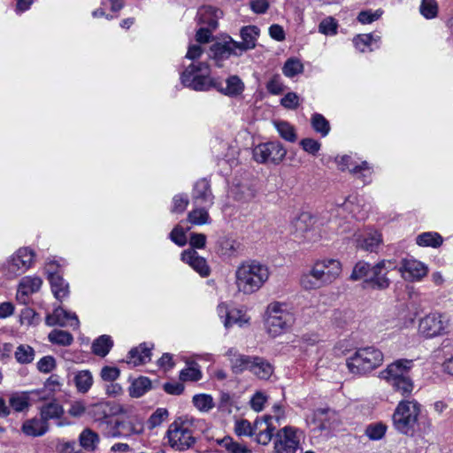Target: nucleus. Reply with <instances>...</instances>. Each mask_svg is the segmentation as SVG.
Masks as SVG:
<instances>
[{"label": "nucleus", "instance_id": "40", "mask_svg": "<svg viewBox=\"0 0 453 453\" xmlns=\"http://www.w3.org/2000/svg\"><path fill=\"white\" fill-rule=\"evenodd\" d=\"M441 235L436 232H425L418 234L416 242L418 246L438 248L442 244Z\"/></svg>", "mask_w": 453, "mask_h": 453}, {"label": "nucleus", "instance_id": "1", "mask_svg": "<svg viewBox=\"0 0 453 453\" xmlns=\"http://www.w3.org/2000/svg\"><path fill=\"white\" fill-rule=\"evenodd\" d=\"M422 406L415 399H404L398 403L392 415L394 428L404 435H413L418 430L429 431L431 422H423Z\"/></svg>", "mask_w": 453, "mask_h": 453}, {"label": "nucleus", "instance_id": "20", "mask_svg": "<svg viewBox=\"0 0 453 453\" xmlns=\"http://www.w3.org/2000/svg\"><path fill=\"white\" fill-rule=\"evenodd\" d=\"M337 164L341 171L349 170L353 174H360L358 178L362 179L364 182L370 181L372 170L366 161H363L360 165H355L351 157L345 155L337 159Z\"/></svg>", "mask_w": 453, "mask_h": 453}, {"label": "nucleus", "instance_id": "3", "mask_svg": "<svg viewBox=\"0 0 453 453\" xmlns=\"http://www.w3.org/2000/svg\"><path fill=\"white\" fill-rule=\"evenodd\" d=\"M269 277L267 265L256 260L247 261L241 264L235 271V285L240 292L251 295L258 291Z\"/></svg>", "mask_w": 453, "mask_h": 453}, {"label": "nucleus", "instance_id": "9", "mask_svg": "<svg viewBox=\"0 0 453 453\" xmlns=\"http://www.w3.org/2000/svg\"><path fill=\"white\" fill-rule=\"evenodd\" d=\"M301 431L287 426L280 429L274 438L276 453H295L300 445Z\"/></svg>", "mask_w": 453, "mask_h": 453}, {"label": "nucleus", "instance_id": "18", "mask_svg": "<svg viewBox=\"0 0 453 453\" xmlns=\"http://www.w3.org/2000/svg\"><path fill=\"white\" fill-rule=\"evenodd\" d=\"M42 284V280L40 277L25 276L23 277L18 286L16 298L23 304H26L28 301L29 296L36 293L40 290Z\"/></svg>", "mask_w": 453, "mask_h": 453}, {"label": "nucleus", "instance_id": "44", "mask_svg": "<svg viewBox=\"0 0 453 453\" xmlns=\"http://www.w3.org/2000/svg\"><path fill=\"white\" fill-rule=\"evenodd\" d=\"M16 361L20 365L31 364L35 357V350L28 344H20L14 352Z\"/></svg>", "mask_w": 453, "mask_h": 453}, {"label": "nucleus", "instance_id": "22", "mask_svg": "<svg viewBox=\"0 0 453 453\" xmlns=\"http://www.w3.org/2000/svg\"><path fill=\"white\" fill-rule=\"evenodd\" d=\"M259 32V28L256 26H246L241 29L242 42L235 41V45L241 55L256 47Z\"/></svg>", "mask_w": 453, "mask_h": 453}, {"label": "nucleus", "instance_id": "52", "mask_svg": "<svg viewBox=\"0 0 453 453\" xmlns=\"http://www.w3.org/2000/svg\"><path fill=\"white\" fill-rule=\"evenodd\" d=\"M303 71V65L301 61L297 58H288L283 67L282 73L285 76L292 78L296 75L302 73Z\"/></svg>", "mask_w": 453, "mask_h": 453}, {"label": "nucleus", "instance_id": "31", "mask_svg": "<svg viewBox=\"0 0 453 453\" xmlns=\"http://www.w3.org/2000/svg\"><path fill=\"white\" fill-rule=\"evenodd\" d=\"M99 435L90 428H85L79 435L80 446L86 451H95L99 444Z\"/></svg>", "mask_w": 453, "mask_h": 453}, {"label": "nucleus", "instance_id": "19", "mask_svg": "<svg viewBox=\"0 0 453 453\" xmlns=\"http://www.w3.org/2000/svg\"><path fill=\"white\" fill-rule=\"evenodd\" d=\"M231 370L234 374H242L250 371L252 361L255 356H249L240 353L236 349L230 348L226 352Z\"/></svg>", "mask_w": 453, "mask_h": 453}, {"label": "nucleus", "instance_id": "45", "mask_svg": "<svg viewBox=\"0 0 453 453\" xmlns=\"http://www.w3.org/2000/svg\"><path fill=\"white\" fill-rule=\"evenodd\" d=\"M250 321V318L247 317L242 311L238 309H232L230 312L227 313V318L223 320L224 326L226 328H228L234 325H238L239 326H243L248 324Z\"/></svg>", "mask_w": 453, "mask_h": 453}, {"label": "nucleus", "instance_id": "10", "mask_svg": "<svg viewBox=\"0 0 453 453\" xmlns=\"http://www.w3.org/2000/svg\"><path fill=\"white\" fill-rule=\"evenodd\" d=\"M287 150L281 143L270 142L259 144L253 149V158L260 164H280L286 157Z\"/></svg>", "mask_w": 453, "mask_h": 453}, {"label": "nucleus", "instance_id": "48", "mask_svg": "<svg viewBox=\"0 0 453 453\" xmlns=\"http://www.w3.org/2000/svg\"><path fill=\"white\" fill-rule=\"evenodd\" d=\"M48 339L51 343L59 346H70L73 342V337L69 332L58 329L52 330Z\"/></svg>", "mask_w": 453, "mask_h": 453}, {"label": "nucleus", "instance_id": "15", "mask_svg": "<svg viewBox=\"0 0 453 453\" xmlns=\"http://www.w3.org/2000/svg\"><path fill=\"white\" fill-rule=\"evenodd\" d=\"M294 235L303 242H315L317 233L313 228V220L309 214H302L293 223Z\"/></svg>", "mask_w": 453, "mask_h": 453}, {"label": "nucleus", "instance_id": "38", "mask_svg": "<svg viewBox=\"0 0 453 453\" xmlns=\"http://www.w3.org/2000/svg\"><path fill=\"white\" fill-rule=\"evenodd\" d=\"M317 263H320L325 265L323 273H325V278L328 284L333 282L342 272L341 263L336 259H326L317 261Z\"/></svg>", "mask_w": 453, "mask_h": 453}, {"label": "nucleus", "instance_id": "59", "mask_svg": "<svg viewBox=\"0 0 453 453\" xmlns=\"http://www.w3.org/2000/svg\"><path fill=\"white\" fill-rule=\"evenodd\" d=\"M380 36H374L372 34H364L355 37L353 42L356 48L364 52L365 50V47L371 46L372 42H378Z\"/></svg>", "mask_w": 453, "mask_h": 453}, {"label": "nucleus", "instance_id": "47", "mask_svg": "<svg viewBox=\"0 0 453 453\" xmlns=\"http://www.w3.org/2000/svg\"><path fill=\"white\" fill-rule=\"evenodd\" d=\"M274 127L280 136L287 142H295L297 139L295 127L287 121H275Z\"/></svg>", "mask_w": 453, "mask_h": 453}, {"label": "nucleus", "instance_id": "57", "mask_svg": "<svg viewBox=\"0 0 453 453\" xmlns=\"http://www.w3.org/2000/svg\"><path fill=\"white\" fill-rule=\"evenodd\" d=\"M193 403L201 411H209L214 407L212 397L205 394L194 395Z\"/></svg>", "mask_w": 453, "mask_h": 453}, {"label": "nucleus", "instance_id": "35", "mask_svg": "<svg viewBox=\"0 0 453 453\" xmlns=\"http://www.w3.org/2000/svg\"><path fill=\"white\" fill-rule=\"evenodd\" d=\"M216 443L223 447L227 453H251V449L247 445L234 441L230 436L217 439Z\"/></svg>", "mask_w": 453, "mask_h": 453}, {"label": "nucleus", "instance_id": "30", "mask_svg": "<svg viewBox=\"0 0 453 453\" xmlns=\"http://www.w3.org/2000/svg\"><path fill=\"white\" fill-rule=\"evenodd\" d=\"M103 427V434L104 436L107 438H119L123 436H127L132 432V427H129L127 431V433H123L120 428L125 427V423L123 421L115 420L112 421L111 419L105 420V422H102Z\"/></svg>", "mask_w": 453, "mask_h": 453}, {"label": "nucleus", "instance_id": "63", "mask_svg": "<svg viewBox=\"0 0 453 453\" xmlns=\"http://www.w3.org/2000/svg\"><path fill=\"white\" fill-rule=\"evenodd\" d=\"M300 146L307 153L316 156L320 150L321 143L312 138H304L301 140Z\"/></svg>", "mask_w": 453, "mask_h": 453}, {"label": "nucleus", "instance_id": "33", "mask_svg": "<svg viewBox=\"0 0 453 453\" xmlns=\"http://www.w3.org/2000/svg\"><path fill=\"white\" fill-rule=\"evenodd\" d=\"M334 412L329 409H318L314 413V422L317 427L323 430H330L333 427Z\"/></svg>", "mask_w": 453, "mask_h": 453}, {"label": "nucleus", "instance_id": "39", "mask_svg": "<svg viewBox=\"0 0 453 453\" xmlns=\"http://www.w3.org/2000/svg\"><path fill=\"white\" fill-rule=\"evenodd\" d=\"M317 263H320L325 265L323 273H325V278L328 284L333 282L342 272L341 263L336 259H326L317 261Z\"/></svg>", "mask_w": 453, "mask_h": 453}, {"label": "nucleus", "instance_id": "58", "mask_svg": "<svg viewBox=\"0 0 453 453\" xmlns=\"http://www.w3.org/2000/svg\"><path fill=\"white\" fill-rule=\"evenodd\" d=\"M206 208H197L191 211L188 216V221L194 225L206 224L209 219V213Z\"/></svg>", "mask_w": 453, "mask_h": 453}, {"label": "nucleus", "instance_id": "64", "mask_svg": "<svg viewBox=\"0 0 453 453\" xmlns=\"http://www.w3.org/2000/svg\"><path fill=\"white\" fill-rule=\"evenodd\" d=\"M36 366L41 372L49 373L56 368V360L52 356H45L37 362Z\"/></svg>", "mask_w": 453, "mask_h": 453}, {"label": "nucleus", "instance_id": "42", "mask_svg": "<svg viewBox=\"0 0 453 453\" xmlns=\"http://www.w3.org/2000/svg\"><path fill=\"white\" fill-rule=\"evenodd\" d=\"M259 422H263L264 426L261 427L258 426L257 433H254V435H256V441L261 445H267L273 438V433L275 427L273 423L269 422V418L259 420Z\"/></svg>", "mask_w": 453, "mask_h": 453}, {"label": "nucleus", "instance_id": "8", "mask_svg": "<svg viewBox=\"0 0 453 453\" xmlns=\"http://www.w3.org/2000/svg\"><path fill=\"white\" fill-rule=\"evenodd\" d=\"M35 254L34 250L24 247L19 249L4 264L2 270L4 274L13 279L26 273L34 264Z\"/></svg>", "mask_w": 453, "mask_h": 453}, {"label": "nucleus", "instance_id": "17", "mask_svg": "<svg viewBox=\"0 0 453 453\" xmlns=\"http://www.w3.org/2000/svg\"><path fill=\"white\" fill-rule=\"evenodd\" d=\"M68 321H71L69 325L73 328H78L80 326L77 315L63 309L61 306L55 308L53 312L48 314L45 318V323L49 326H65L68 325Z\"/></svg>", "mask_w": 453, "mask_h": 453}, {"label": "nucleus", "instance_id": "11", "mask_svg": "<svg viewBox=\"0 0 453 453\" xmlns=\"http://www.w3.org/2000/svg\"><path fill=\"white\" fill-rule=\"evenodd\" d=\"M449 326L448 318L439 312H432L420 319L419 332L426 337H435L446 333Z\"/></svg>", "mask_w": 453, "mask_h": 453}, {"label": "nucleus", "instance_id": "6", "mask_svg": "<svg viewBox=\"0 0 453 453\" xmlns=\"http://www.w3.org/2000/svg\"><path fill=\"white\" fill-rule=\"evenodd\" d=\"M180 82L195 91H208L216 86V78L211 76V68L206 62H192L180 73Z\"/></svg>", "mask_w": 453, "mask_h": 453}, {"label": "nucleus", "instance_id": "56", "mask_svg": "<svg viewBox=\"0 0 453 453\" xmlns=\"http://www.w3.org/2000/svg\"><path fill=\"white\" fill-rule=\"evenodd\" d=\"M201 378L202 372L196 364H192L180 372V380L182 381H197Z\"/></svg>", "mask_w": 453, "mask_h": 453}, {"label": "nucleus", "instance_id": "21", "mask_svg": "<svg viewBox=\"0 0 453 453\" xmlns=\"http://www.w3.org/2000/svg\"><path fill=\"white\" fill-rule=\"evenodd\" d=\"M192 198L194 203L199 206L211 207L213 204L214 196L206 179H201L195 183Z\"/></svg>", "mask_w": 453, "mask_h": 453}, {"label": "nucleus", "instance_id": "16", "mask_svg": "<svg viewBox=\"0 0 453 453\" xmlns=\"http://www.w3.org/2000/svg\"><path fill=\"white\" fill-rule=\"evenodd\" d=\"M399 271L403 279L414 281L424 278L428 273V268L424 263L418 260L405 258L402 260Z\"/></svg>", "mask_w": 453, "mask_h": 453}, {"label": "nucleus", "instance_id": "24", "mask_svg": "<svg viewBox=\"0 0 453 453\" xmlns=\"http://www.w3.org/2000/svg\"><path fill=\"white\" fill-rule=\"evenodd\" d=\"M51 266L52 265H49V267ZM47 273L54 296L56 299L62 301L69 294L68 283L60 274L51 271L50 268H47Z\"/></svg>", "mask_w": 453, "mask_h": 453}, {"label": "nucleus", "instance_id": "7", "mask_svg": "<svg viewBox=\"0 0 453 453\" xmlns=\"http://www.w3.org/2000/svg\"><path fill=\"white\" fill-rule=\"evenodd\" d=\"M265 324L269 334L278 336L288 330L295 323L296 317L291 309L282 303L274 302L266 309Z\"/></svg>", "mask_w": 453, "mask_h": 453}, {"label": "nucleus", "instance_id": "43", "mask_svg": "<svg viewBox=\"0 0 453 453\" xmlns=\"http://www.w3.org/2000/svg\"><path fill=\"white\" fill-rule=\"evenodd\" d=\"M151 388V381L147 378L141 376L138 379L134 380L129 387V395L132 397H141L146 392H148Z\"/></svg>", "mask_w": 453, "mask_h": 453}, {"label": "nucleus", "instance_id": "50", "mask_svg": "<svg viewBox=\"0 0 453 453\" xmlns=\"http://www.w3.org/2000/svg\"><path fill=\"white\" fill-rule=\"evenodd\" d=\"M88 413L94 418V419L100 423L109 420L108 415V405L105 403H97L90 406Z\"/></svg>", "mask_w": 453, "mask_h": 453}, {"label": "nucleus", "instance_id": "14", "mask_svg": "<svg viewBox=\"0 0 453 453\" xmlns=\"http://www.w3.org/2000/svg\"><path fill=\"white\" fill-rule=\"evenodd\" d=\"M324 268L325 265L323 264L316 262L309 271L302 274L300 278L301 286L304 289L311 290L327 285L325 273H323Z\"/></svg>", "mask_w": 453, "mask_h": 453}, {"label": "nucleus", "instance_id": "53", "mask_svg": "<svg viewBox=\"0 0 453 453\" xmlns=\"http://www.w3.org/2000/svg\"><path fill=\"white\" fill-rule=\"evenodd\" d=\"M169 416V412L165 408H157L149 418L147 421V426L150 430H152L159 426L165 422Z\"/></svg>", "mask_w": 453, "mask_h": 453}, {"label": "nucleus", "instance_id": "13", "mask_svg": "<svg viewBox=\"0 0 453 453\" xmlns=\"http://www.w3.org/2000/svg\"><path fill=\"white\" fill-rule=\"evenodd\" d=\"M393 268V263L389 260H381L372 267V274L365 282L369 283L372 288L387 289L390 285V280L387 273Z\"/></svg>", "mask_w": 453, "mask_h": 453}, {"label": "nucleus", "instance_id": "61", "mask_svg": "<svg viewBox=\"0 0 453 453\" xmlns=\"http://www.w3.org/2000/svg\"><path fill=\"white\" fill-rule=\"evenodd\" d=\"M188 204V199L186 195L178 194L173 198L172 213H182Z\"/></svg>", "mask_w": 453, "mask_h": 453}, {"label": "nucleus", "instance_id": "23", "mask_svg": "<svg viewBox=\"0 0 453 453\" xmlns=\"http://www.w3.org/2000/svg\"><path fill=\"white\" fill-rule=\"evenodd\" d=\"M181 260L189 265L201 276L206 277L210 274L206 260L200 257L194 249L184 250L181 253Z\"/></svg>", "mask_w": 453, "mask_h": 453}, {"label": "nucleus", "instance_id": "25", "mask_svg": "<svg viewBox=\"0 0 453 453\" xmlns=\"http://www.w3.org/2000/svg\"><path fill=\"white\" fill-rule=\"evenodd\" d=\"M222 12L212 6H202L196 14V20L199 25L216 29L218 20L221 17Z\"/></svg>", "mask_w": 453, "mask_h": 453}, {"label": "nucleus", "instance_id": "37", "mask_svg": "<svg viewBox=\"0 0 453 453\" xmlns=\"http://www.w3.org/2000/svg\"><path fill=\"white\" fill-rule=\"evenodd\" d=\"M9 404L15 411L22 412L27 411L30 406L28 392L13 393L10 395Z\"/></svg>", "mask_w": 453, "mask_h": 453}, {"label": "nucleus", "instance_id": "12", "mask_svg": "<svg viewBox=\"0 0 453 453\" xmlns=\"http://www.w3.org/2000/svg\"><path fill=\"white\" fill-rule=\"evenodd\" d=\"M232 55L240 56V52L235 45V41L231 37L224 42H216L211 47L208 53L210 58L213 59L218 66L229 58Z\"/></svg>", "mask_w": 453, "mask_h": 453}, {"label": "nucleus", "instance_id": "32", "mask_svg": "<svg viewBox=\"0 0 453 453\" xmlns=\"http://www.w3.org/2000/svg\"><path fill=\"white\" fill-rule=\"evenodd\" d=\"M40 417L49 423V420L59 418L64 414V409L56 400L43 404L39 409Z\"/></svg>", "mask_w": 453, "mask_h": 453}, {"label": "nucleus", "instance_id": "41", "mask_svg": "<svg viewBox=\"0 0 453 453\" xmlns=\"http://www.w3.org/2000/svg\"><path fill=\"white\" fill-rule=\"evenodd\" d=\"M113 346V342L109 335L103 334L96 338L92 343V351L99 357H105Z\"/></svg>", "mask_w": 453, "mask_h": 453}, {"label": "nucleus", "instance_id": "27", "mask_svg": "<svg viewBox=\"0 0 453 453\" xmlns=\"http://www.w3.org/2000/svg\"><path fill=\"white\" fill-rule=\"evenodd\" d=\"M226 86H224V82L216 79V86L213 88L221 92L222 94L229 96H235L240 95L244 89V84L242 80L236 76L233 75L227 78L225 81Z\"/></svg>", "mask_w": 453, "mask_h": 453}, {"label": "nucleus", "instance_id": "26", "mask_svg": "<svg viewBox=\"0 0 453 453\" xmlns=\"http://www.w3.org/2000/svg\"><path fill=\"white\" fill-rule=\"evenodd\" d=\"M50 429V424L40 418L27 419L21 426L24 434L30 437H40L44 435Z\"/></svg>", "mask_w": 453, "mask_h": 453}, {"label": "nucleus", "instance_id": "46", "mask_svg": "<svg viewBox=\"0 0 453 453\" xmlns=\"http://www.w3.org/2000/svg\"><path fill=\"white\" fill-rule=\"evenodd\" d=\"M263 426L264 423L259 422V420H256L252 426L248 420L242 419L235 423L234 432L238 436H252L258 430V426L261 427Z\"/></svg>", "mask_w": 453, "mask_h": 453}, {"label": "nucleus", "instance_id": "62", "mask_svg": "<svg viewBox=\"0 0 453 453\" xmlns=\"http://www.w3.org/2000/svg\"><path fill=\"white\" fill-rule=\"evenodd\" d=\"M337 24L334 19L329 17L323 19L319 26V32L326 35H334L336 34Z\"/></svg>", "mask_w": 453, "mask_h": 453}, {"label": "nucleus", "instance_id": "5", "mask_svg": "<svg viewBox=\"0 0 453 453\" xmlns=\"http://www.w3.org/2000/svg\"><path fill=\"white\" fill-rule=\"evenodd\" d=\"M383 353L373 346L357 349L346 359L349 372L354 375H364L381 365Z\"/></svg>", "mask_w": 453, "mask_h": 453}, {"label": "nucleus", "instance_id": "54", "mask_svg": "<svg viewBox=\"0 0 453 453\" xmlns=\"http://www.w3.org/2000/svg\"><path fill=\"white\" fill-rule=\"evenodd\" d=\"M438 9L436 0H422L419 6L421 15L427 19L435 18L438 14Z\"/></svg>", "mask_w": 453, "mask_h": 453}, {"label": "nucleus", "instance_id": "2", "mask_svg": "<svg viewBox=\"0 0 453 453\" xmlns=\"http://www.w3.org/2000/svg\"><path fill=\"white\" fill-rule=\"evenodd\" d=\"M203 420L188 415L178 417L170 424L165 437L169 446L177 451H185L197 442V431Z\"/></svg>", "mask_w": 453, "mask_h": 453}, {"label": "nucleus", "instance_id": "49", "mask_svg": "<svg viewBox=\"0 0 453 453\" xmlns=\"http://www.w3.org/2000/svg\"><path fill=\"white\" fill-rule=\"evenodd\" d=\"M312 128L322 137L326 136L330 132V124L326 118L319 113H314L311 119Z\"/></svg>", "mask_w": 453, "mask_h": 453}, {"label": "nucleus", "instance_id": "51", "mask_svg": "<svg viewBox=\"0 0 453 453\" xmlns=\"http://www.w3.org/2000/svg\"><path fill=\"white\" fill-rule=\"evenodd\" d=\"M372 267L370 264L365 261H359L356 264L350 275L353 280H367L372 274Z\"/></svg>", "mask_w": 453, "mask_h": 453}, {"label": "nucleus", "instance_id": "60", "mask_svg": "<svg viewBox=\"0 0 453 453\" xmlns=\"http://www.w3.org/2000/svg\"><path fill=\"white\" fill-rule=\"evenodd\" d=\"M383 12L380 9L372 11V10H365L359 12L357 16V20L362 24H370L377 19H379Z\"/></svg>", "mask_w": 453, "mask_h": 453}, {"label": "nucleus", "instance_id": "55", "mask_svg": "<svg viewBox=\"0 0 453 453\" xmlns=\"http://www.w3.org/2000/svg\"><path fill=\"white\" fill-rule=\"evenodd\" d=\"M387 426L382 423L370 424L366 426L365 434L372 441L380 440L386 434Z\"/></svg>", "mask_w": 453, "mask_h": 453}, {"label": "nucleus", "instance_id": "34", "mask_svg": "<svg viewBox=\"0 0 453 453\" xmlns=\"http://www.w3.org/2000/svg\"><path fill=\"white\" fill-rule=\"evenodd\" d=\"M93 376L88 370H81L74 373L73 382L78 392L85 394L93 385Z\"/></svg>", "mask_w": 453, "mask_h": 453}, {"label": "nucleus", "instance_id": "28", "mask_svg": "<svg viewBox=\"0 0 453 453\" xmlns=\"http://www.w3.org/2000/svg\"><path fill=\"white\" fill-rule=\"evenodd\" d=\"M273 365L265 357L255 356L250 372L259 380H268L273 373Z\"/></svg>", "mask_w": 453, "mask_h": 453}, {"label": "nucleus", "instance_id": "4", "mask_svg": "<svg viewBox=\"0 0 453 453\" xmlns=\"http://www.w3.org/2000/svg\"><path fill=\"white\" fill-rule=\"evenodd\" d=\"M412 367V359H397L380 372V378L402 395H409L414 388V383L411 377Z\"/></svg>", "mask_w": 453, "mask_h": 453}, {"label": "nucleus", "instance_id": "36", "mask_svg": "<svg viewBox=\"0 0 453 453\" xmlns=\"http://www.w3.org/2000/svg\"><path fill=\"white\" fill-rule=\"evenodd\" d=\"M382 239L378 232H371L357 240V246L366 251L373 252L381 243Z\"/></svg>", "mask_w": 453, "mask_h": 453}, {"label": "nucleus", "instance_id": "29", "mask_svg": "<svg viewBox=\"0 0 453 453\" xmlns=\"http://www.w3.org/2000/svg\"><path fill=\"white\" fill-rule=\"evenodd\" d=\"M151 350L147 347L146 343H142L138 347L133 348L127 356V364L134 366L146 364L150 360Z\"/></svg>", "mask_w": 453, "mask_h": 453}]
</instances>
